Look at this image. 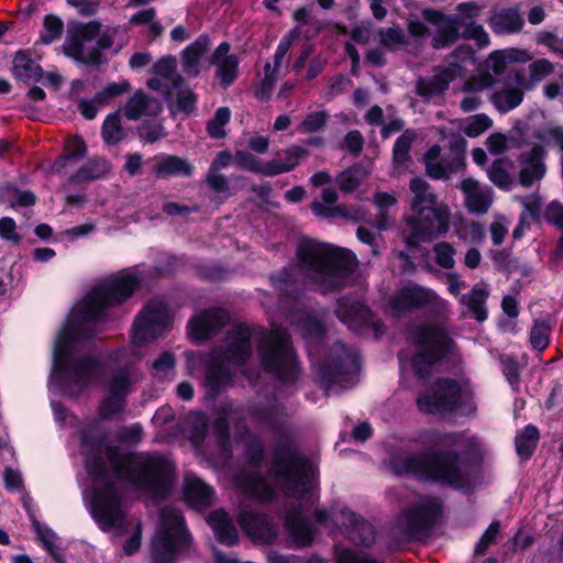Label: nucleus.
Listing matches in <instances>:
<instances>
[{
	"label": "nucleus",
	"mask_w": 563,
	"mask_h": 563,
	"mask_svg": "<svg viewBox=\"0 0 563 563\" xmlns=\"http://www.w3.org/2000/svg\"><path fill=\"white\" fill-rule=\"evenodd\" d=\"M81 454L86 457L87 471L84 499L91 516L103 530L113 528L123 532L129 529L131 537L124 542L123 551L128 555L135 553L141 545L140 522L135 519H124L119 485L114 484L112 475L104 470L102 454L107 455L113 475L137 489L156 490L167 481L169 463L158 456L131 454L104 448L100 440L86 433L81 440Z\"/></svg>",
	"instance_id": "f257e3e1"
},
{
	"label": "nucleus",
	"mask_w": 563,
	"mask_h": 563,
	"mask_svg": "<svg viewBox=\"0 0 563 563\" xmlns=\"http://www.w3.org/2000/svg\"><path fill=\"white\" fill-rule=\"evenodd\" d=\"M143 280L137 268H129L103 279L70 311L54 344L51 387L74 397L86 389L99 375L100 365L93 360L75 362L71 349L75 341L88 333V325L102 317L106 309L129 299Z\"/></svg>",
	"instance_id": "f03ea898"
},
{
	"label": "nucleus",
	"mask_w": 563,
	"mask_h": 563,
	"mask_svg": "<svg viewBox=\"0 0 563 563\" xmlns=\"http://www.w3.org/2000/svg\"><path fill=\"white\" fill-rule=\"evenodd\" d=\"M239 486L261 500L271 499L280 489L301 498L317 487V468L288 450L276 453L267 477L255 473L239 481Z\"/></svg>",
	"instance_id": "7ed1b4c3"
},
{
	"label": "nucleus",
	"mask_w": 563,
	"mask_h": 563,
	"mask_svg": "<svg viewBox=\"0 0 563 563\" xmlns=\"http://www.w3.org/2000/svg\"><path fill=\"white\" fill-rule=\"evenodd\" d=\"M394 468L398 474H412L463 490H470L476 482V474L462 466L455 455H402L396 459Z\"/></svg>",
	"instance_id": "20e7f679"
},
{
	"label": "nucleus",
	"mask_w": 563,
	"mask_h": 563,
	"mask_svg": "<svg viewBox=\"0 0 563 563\" xmlns=\"http://www.w3.org/2000/svg\"><path fill=\"white\" fill-rule=\"evenodd\" d=\"M410 189L413 195L412 214L407 221L411 233L406 236V243L415 246L446 233L450 214L448 207L435 202V197L423 178H412Z\"/></svg>",
	"instance_id": "39448f33"
},
{
	"label": "nucleus",
	"mask_w": 563,
	"mask_h": 563,
	"mask_svg": "<svg viewBox=\"0 0 563 563\" xmlns=\"http://www.w3.org/2000/svg\"><path fill=\"white\" fill-rule=\"evenodd\" d=\"M298 256L324 290L341 285L343 277L356 266L355 256L349 250L312 240L300 242Z\"/></svg>",
	"instance_id": "423d86ee"
},
{
	"label": "nucleus",
	"mask_w": 563,
	"mask_h": 563,
	"mask_svg": "<svg viewBox=\"0 0 563 563\" xmlns=\"http://www.w3.org/2000/svg\"><path fill=\"white\" fill-rule=\"evenodd\" d=\"M451 341L446 334L432 327L417 329L408 355L400 357L402 376L412 373L419 379L429 376L434 364L450 349Z\"/></svg>",
	"instance_id": "0eeeda50"
},
{
	"label": "nucleus",
	"mask_w": 563,
	"mask_h": 563,
	"mask_svg": "<svg viewBox=\"0 0 563 563\" xmlns=\"http://www.w3.org/2000/svg\"><path fill=\"white\" fill-rule=\"evenodd\" d=\"M474 49L471 45H459L449 55L448 65H438L433 67L432 75L429 77H419L415 84V92L424 101L441 98L448 91L451 82L465 75L464 63L472 59Z\"/></svg>",
	"instance_id": "6e6552de"
},
{
	"label": "nucleus",
	"mask_w": 563,
	"mask_h": 563,
	"mask_svg": "<svg viewBox=\"0 0 563 563\" xmlns=\"http://www.w3.org/2000/svg\"><path fill=\"white\" fill-rule=\"evenodd\" d=\"M417 405L421 411L442 415L460 409L465 413L473 410L472 390L466 383L444 379L437 382L429 393L420 396Z\"/></svg>",
	"instance_id": "1a4fd4ad"
},
{
	"label": "nucleus",
	"mask_w": 563,
	"mask_h": 563,
	"mask_svg": "<svg viewBox=\"0 0 563 563\" xmlns=\"http://www.w3.org/2000/svg\"><path fill=\"white\" fill-rule=\"evenodd\" d=\"M189 543L183 517L175 509L164 510L157 531L152 541L154 563H170L174 556Z\"/></svg>",
	"instance_id": "9d476101"
},
{
	"label": "nucleus",
	"mask_w": 563,
	"mask_h": 563,
	"mask_svg": "<svg viewBox=\"0 0 563 563\" xmlns=\"http://www.w3.org/2000/svg\"><path fill=\"white\" fill-rule=\"evenodd\" d=\"M251 331L245 325H238L228 336L225 351L214 360L208 374L210 383H220L232 368L241 366L251 353Z\"/></svg>",
	"instance_id": "9b49d317"
},
{
	"label": "nucleus",
	"mask_w": 563,
	"mask_h": 563,
	"mask_svg": "<svg viewBox=\"0 0 563 563\" xmlns=\"http://www.w3.org/2000/svg\"><path fill=\"white\" fill-rule=\"evenodd\" d=\"M450 147L451 152L446 156L442 155V148L438 144L424 153L422 161L428 176H445L464 170L466 141L460 135H453Z\"/></svg>",
	"instance_id": "f8f14e48"
},
{
	"label": "nucleus",
	"mask_w": 563,
	"mask_h": 563,
	"mask_svg": "<svg viewBox=\"0 0 563 563\" xmlns=\"http://www.w3.org/2000/svg\"><path fill=\"white\" fill-rule=\"evenodd\" d=\"M265 366L272 371L283 372L285 379H291L298 372L288 335L282 330H274L261 350Z\"/></svg>",
	"instance_id": "ddd939ff"
},
{
	"label": "nucleus",
	"mask_w": 563,
	"mask_h": 563,
	"mask_svg": "<svg viewBox=\"0 0 563 563\" xmlns=\"http://www.w3.org/2000/svg\"><path fill=\"white\" fill-rule=\"evenodd\" d=\"M170 320L168 309L162 301H154L140 313L132 333V345L140 347L157 338Z\"/></svg>",
	"instance_id": "4468645a"
},
{
	"label": "nucleus",
	"mask_w": 563,
	"mask_h": 563,
	"mask_svg": "<svg viewBox=\"0 0 563 563\" xmlns=\"http://www.w3.org/2000/svg\"><path fill=\"white\" fill-rule=\"evenodd\" d=\"M441 512V503L435 498H423L407 508L398 518L397 526L408 534L427 529Z\"/></svg>",
	"instance_id": "2eb2a0df"
},
{
	"label": "nucleus",
	"mask_w": 563,
	"mask_h": 563,
	"mask_svg": "<svg viewBox=\"0 0 563 563\" xmlns=\"http://www.w3.org/2000/svg\"><path fill=\"white\" fill-rule=\"evenodd\" d=\"M318 520L323 523L332 521L334 526L344 530L347 537L358 543H366L373 539L372 527L355 517L346 507L332 510L330 514L318 512Z\"/></svg>",
	"instance_id": "dca6fc26"
},
{
	"label": "nucleus",
	"mask_w": 563,
	"mask_h": 563,
	"mask_svg": "<svg viewBox=\"0 0 563 563\" xmlns=\"http://www.w3.org/2000/svg\"><path fill=\"white\" fill-rule=\"evenodd\" d=\"M423 305H432L438 309H445L448 302L431 289L416 285L402 288L390 300V307L395 313H401Z\"/></svg>",
	"instance_id": "f3484780"
},
{
	"label": "nucleus",
	"mask_w": 563,
	"mask_h": 563,
	"mask_svg": "<svg viewBox=\"0 0 563 563\" xmlns=\"http://www.w3.org/2000/svg\"><path fill=\"white\" fill-rule=\"evenodd\" d=\"M153 78L146 82L152 90L170 95L173 90L183 88L185 80L178 73L177 59L174 56H165L156 60L152 66Z\"/></svg>",
	"instance_id": "a211bd4d"
},
{
	"label": "nucleus",
	"mask_w": 563,
	"mask_h": 563,
	"mask_svg": "<svg viewBox=\"0 0 563 563\" xmlns=\"http://www.w3.org/2000/svg\"><path fill=\"white\" fill-rule=\"evenodd\" d=\"M422 15L428 22L438 25L431 40L432 48L443 49L460 40L462 34L456 20L451 19V16L437 9H424Z\"/></svg>",
	"instance_id": "6ab92c4d"
},
{
	"label": "nucleus",
	"mask_w": 563,
	"mask_h": 563,
	"mask_svg": "<svg viewBox=\"0 0 563 563\" xmlns=\"http://www.w3.org/2000/svg\"><path fill=\"white\" fill-rule=\"evenodd\" d=\"M135 382L136 376L128 372L118 374L109 386L108 396L101 402L100 413L106 418L119 413L123 408V398L129 391V386Z\"/></svg>",
	"instance_id": "aec40b11"
},
{
	"label": "nucleus",
	"mask_w": 563,
	"mask_h": 563,
	"mask_svg": "<svg viewBox=\"0 0 563 563\" xmlns=\"http://www.w3.org/2000/svg\"><path fill=\"white\" fill-rule=\"evenodd\" d=\"M209 64L217 67L216 76L223 87L231 85L236 76L239 58L230 54V44L222 42L209 57Z\"/></svg>",
	"instance_id": "412c9836"
},
{
	"label": "nucleus",
	"mask_w": 563,
	"mask_h": 563,
	"mask_svg": "<svg viewBox=\"0 0 563 563\" xmlns=\"http://www.w3.org/2000/svg\"><path fill=\"white\" fill-rule=\"evenodd\" d=\"M495 34H515L522 31L525 19L517 7L494 10L487 21Z\"/></svg>",
	"instance_id": "4be33fe9"
},
{
	"label": "nucleus",
	"mask_w": 563,
	"mask_h": 563,
	"mask_svg": "<svg viewBox=\"0 0 563 563\" xmlns=\"http://www.w3.org/2000/svg\"><path fill=\"white\" fill-rule=\"evenodd\" d=\"M225 318V312L220 309L202 311L189 321V335L196 341L205 340L224 323Z\"/></svg>",
	"instance_id": "5701e85b"
},
{
	"label": "nucleus",
	"mask_w": 563,
	"mask_h": 563,
	"mask_svg": "<svg viewBox=\"0 0 563 563\" xmlns=\"http://www.w3.org/2000/svg\"><path fill=\"white\" fill-rule=\"evenodd\" d=\"M210 37L200 35L180 54L183 71L188 77H198L201 71V62L210 51Z\"/></svg>",
	"instance_id": "b1692460"
},
{
	"label": "nucleus",
	"mask_w": 563,
	"mask_h": 563,
	"mask_svg": "<svg viewBox=\"0 0 563 563\" xmlns=\"http://www.w3.org/2000/svg\"><path fill=\"white\" fill-rule=\"evenodd\" d=\"M241 526L256 543H271L277 536L272 521L263 515L244 514L241 517Z\"/></svg>",
	"instance_id": "393cba45"
},
{
	"label": "nucleus",
	"mask_w": 563,
	"mask_h": 563,
	"mask_svg": "<svg viewBox=\"0 0 563 563\" xmlns=\"http://www.w3.org/2000/svg\"><path fill=\"white\" fill-rule=\"evenodd\" d=\"M461 189L465 194V201L470 211L485 213L488 210L493 202L489 188L479 187L474 178H465L461 184Z\"/></svg>",
	"instance_id": "a878e982"
},
{
	"label": "nucleus",
	"mask_w": 563,
	"mask_h": 563,
	"mask_svg": "<svg viewBox=\"0 0 563 563\" xmlns=\"http://www.w3.org/2000/svg\"><path fill=\"white\" fill-rule=\"evenodd\" d=\"M162 110L161 104L147 97L143 91L135 92L124 107V115L129 120H139L144 115H157Z\"/></svg>",
	"instance_id": "bb28decb"
},
{
	"label": "nucleus",
	"mask_w": 563,
	"mask_h": 563,
	"mask_svg": "<svg viewBox=\"0 0 563 563\" xmlns=\"http://www.w3.org/2000/svg\"><path fill=\"white\" fill-rule=\"evenodd\" d=\"M184 492L186 501L197 509L209 506L213 499L211 488L192 475L186 477Z\"/></svg>",
	"instance_id": "cd10ccee"
},
{
	"label": "nucleus",
	"mask_w": 563,
	"mask_h": 563,
	"mask_svg": "<svg viewBox=\"0 0 563 563\" xmlns=\"http://www.w3.org/2000/svg\"><path fill=\"white\" fill-rule=\"evenodd\" d=\"M308 151L301 146L294 145L285 151V156H278L271 161L266 170L272 174H284L295 168L303 158L308 156Z\"/></svg>",
	"instance_id": "c85d7f7f"
},
{
	"label": "nucleus",
	"mask_w": 563,
	"mask_h": 563,
	"mask_svg": "<svg viewBox=\"0 0 563 563\" xmlns=\"http://www.w3.org/2000/svg\"><path fill=\"white\" fill-rule=\"evenodd\" d=\"M12 73L16 79L23 81H37L42 77L40 65L23 51L15 54Z\"/></svg>",
	"instance_id": "c756f323"
},
{
	"label": "nucleus",
	"mask_w": 563,
	"mask_h": 563,
	"mask_svg": "<svg viewBox=\"0 0 563 563\" xmlns=\"http://www.w3.org/2000/svg\"><path fill=\"white\" fill-rule=\"evenodd\" d=\"M209 525L212 527L218 540L224 544L232 545L238 540V531L231 523L228 515L222 510L210 514L208 518Z\"/></svg>",
	"instance_id": "7c9ffc66"
},
{
	"label": "nucleus",
	"mask_w": 563,
	"mask_h": 563,
	"mask_svg": "<svg viewBox=\"0 0 563 563\" xmlns=\"http://www.w3.org/2000/svg\"><path fill=\"white\" fill-rule=\"evenodd\" d=\"M338 316L349 327L357 329L369 321L371 312L364 305L349 301L340 305Z\"/></svg>",
	"instance_id": "2f4dec72"
},
{
	"label": "nucleus",
	"mask_w": 563,
	"mask_h": 563,
	"mask_svg": "<svg viewBox=\"0 0 563 563\" xmlns=\"http://www.w3.org/2000/svg\"><path fill=\"white\" fill-rule=\"evenodd\" d=\"M287 527L291 541L296 547H306L312 542L314 531L301 515L289 516L287 518Z\"/></svg>",
	"instance_id": "473e14b6"
},
{
	"label": "nucleus",
	"mask_w": 563,
	"mask_h": 563,
	"mask_svg": "<svg viewBox=\"0 0 563 563\" xmlns=\"http://www.w3.org/2000/svg\"><path fill=\"white\" fill-rule=\"evenodd\" d=\"M487 297L488 290L485 287L476 286L468 295L462 296L460 300L468 308L477 321L483 322L487 318L485 308Z\"/></svg>",
	"instance_id": "72a5a7b5"
},
{
	"label": "nucleus",
	"mask_w": 563,
	"mask_h": 563,
	"mask_svg": "<svg viewBox=\"0 0 563 563\" xmlns=\"http://www.w3.org/2000/svg\"><path fill=\"white\" fill-rule=\"evenodd\" d=\"M379 45L386 51H396L409 44V38L400 26L382 27L377 31Z\"/></svg>",
	"instance_id": "f704fd0d"
},
{
	"label": "nucleus",
	"mask_w": 563,
	"mask_h": 563,
	"mask_svg": "<svg viewBox=\"0 0 563 563\" xmlns=\"http://www.w3.org/2000/svg\"><path fill=\"white\" fill-rule=\"evenodd\" d=\"M523 99V90L518 87H507L492 95L490 101L500 112H507L518 107Z\"/></svg>",
	"instance_id": "c9c22d12"
},
{
	"label": "nucleus",
	"mask_w": 563,
	"mask_h": 563,
	"mask_svg": "<svg viewBox=\"0 0 563 563\" xmlns=\"http://www.w3.org/2000/svg\"><path fill=\"white\" fill-rule=\"evenodd\" d=\"M155 173L159 175H189L192 173V166L185 158L168 155L156 162Z\"/></svg>",
	"instance_id": "e433bc0d"
},
{
	"label": "nucleus",
	"mask_w": 563,
	"mask_h": 563,
	"mask_svg": "<svg viewBox=\"0 0 563 563\" xmlns=\"http://www.w3.org/2000/svg\"><path fill=\"white\" fill-rule=\"evenodd\" d=\"M112 44L113 35L109 32H104L99 36L96 47L89 51L84 49V47H79L76 58L85 64L99 65L102 62L101 49L110 48Z\"/></svg>",
	"instance_id": "4c0bfd02"
},
{
	"label": "nucleus",
	"mask_w": 563,
	"mask_h": 563,
	"mask_svg": "<svg viewBox=\"0 0 563 563\" xmlns=\"http://www.w3.org/2000/svg\"><path fill=\"white\" fill-rule=\"evenodd\" d=\"M417 134L412 130H406L396 141L394 146V165L397 167L406 166L411 162L410 148Z\"/></svg>",
	"instance_id": "58836bf2"
},
{
	"label": "nucleus",
	"mask_w": 563,
	"mask_h": 563,
	"mask_svg": "<svg viewBox=\"0 0 563 563\" xmlns=\"http://www.w3.org/2000/svg\"><path fill=\"white\" fill-rule=\"evenodd\" d=\"M101 31V23L99 21H90L88 23L75 22L71 24V33L77 44V51L82 47L85 42H89L99 35ZM78 52L76 53V56Z\"/></svg>",
	"instance_id": "ea45409f"
},
{
	"label": "nucleus",
	"mask_w": 563,
	"mask_h": 563,
	"mask_svg": "<svg viewBox=\"0 0 563 563\" xmlns=\"http://www.w3.org/2000/svg\"><path fill=\"white\" fill-rule=\"evenodd\" d=\"M539 432L536 427L527 426L516 438L517 453L521 457H529L538 443Z\"/></svg>",
	"instance_id": "a19ab883"
},
{
	"label": "nucleus",
	"mask_w": 563,
	"mask_h": 563,
	"mask_svg": "<svg viewBox=\"0 0 563 563\" xmlns=\"http://www.w3.org/2000/svg\"><path fill=\"white\" fill-rule=\"evenodd\" d=\"M66 155L59 157L52 166L53 173H62V167L69 161V158H77L85 155L87 147L84 140L79 136L69 139L65 144Z\"/></svg>",
	"instance_id": "79ce46f5"
},
{
	"label": "nucleus",
	"mask_w": 563,
	"mask_h": 563,
	"mask_svg": "<svg viewBox=\"0 0 563 563\" xmlns=\"http://www.w3.org/2000/svg\"><path fill=\"white\" fill-rule=\"evenodd\" d=\"M397 197L395 194L377 192L374 197V203L379 210V218L375 224L377 231L385 230L389 225V219L386 216L388 208L395 206Z\"/></svg>",
	"instance_id": "37998d69"
},
{
	"label": "nucleus",
	"mask_w": 563,
	"mask_h": 563,
	"mask_svg": "<svg viewBox=\"0 0 563 563\" xmlns=\"http://www.w3.org/2000/svg\"><path fill=\"white\" fill-rule=\"evenodd\" d=\"M493 126V120L485 113L475 114L464 120L462 131L470 137H476Z\"/></svg>",
	"instance_id": "c03bdc74"
},
{
	"label": "nucleus",
	"mask_w": 563,
	"mask_h": 563,
	"mask_svg": "<svg viewBox=\"0 0 563 563\" xmlns=\"http://www.w3.org/2000/svg\"><path fill=\"white\" fill-rule=\"evenodd\" d=\"M482 10L483 7L476 1L461 2L455 8L456 14L450 16L456 20L459 26H466L473 23V20L481 14Z\"/></svg>",
	"instance_id": "a18cd8bd"
},
{
	"label": "nucleus",
	"mask_w": 563,
	"mask_h": 563,
	"mask_svg": "<svg viewBox=\"0 0 563 563\" xmlns=\"http://www.w3.org/2000/svg\"><path fill=\"white\" fill-rule=\"evenodd\" d=\"M102 136L108 144H117L125 136L118 113L108 115L102 125Z\"/></svg>",
	"instance_id": "49530a36"
},
{
	"label": "nucleus",
	"mask_w": 563,
	"mask_h": 563,
	"mask_svg": "<svg viewBox=\"0 0 563 563\" xmlns=\"http://www.w3.org/2000/svg\"><path fill=\"white\" fill-rule=\"evenodd\" d=\"M544 151L540 146L531 150L526 167L521 170L520 176H542L545 173V164L543 163Z\"/></svg>",
	"instance_id": "de8ad7c7"
},
{
	"label": "nucleus",
	"mask_w": 563,
	"mask_h": 563,
	"mask_svg": "<svg viewBox=\"0 0 563 563\" xmlns=\"http://www.w3.org/2000/svg\"><path fill=\"white\" fill-rule=\"evenodd\" d=\"M496 79L489 73L468 77L461 87L462 92L476 93L494 86Z\"/></svg>",
	"instance_id": "09e8293b"
},
{
	"label": "nucleus",
	"mask_w": 563,
	"mask_h": 563,
	"mask_svg": "<svg viewBox=\"0 0 563 563\" xmlns=\"http://www.w3.org/2000/svg\"><path fill=\"white\" fill-rule=\"evenodd\" d=\"M231 112L229 108L223 107L217 110L216 115L208 122L207 131L213 139L225 136L224 125L230 121Z\"/></svg>",
	"instance_id": "8fccbe9b"
},
{
	"label": "nucleus",
	"mask_w": 563,
	"mask_h": 563,
	"mask_svg": "<svg viewBox=\"0 0 563 563\" xmlns=\"http://www.w3.org/2000/svg\"><path fill=\"white\" fill-rule=\"evenodd\" d=\"M551 327L547 321H537L532 327L530 341L536 350L543 351L550 343Z\"/></svg>",
	"instance_id": "3c124183"
},
{
	"label": "nucleus",
	"mask_w": 563,
	"mask_h": 563,
	"mask_svg": "<svg viewBox=\"0 0 563 563\" xmlns=\"http://www.w3.org/2000/svg\"><path fill=\"white\" fill-rule=\"evenodd\" d=\"M63 30V21L54 14H48L44 18V30L41 34V41L44 44H48L58 38L62 35Z\"/></svg>",
	"instance_id": "603ef678"
},
{
	"label": "nucleus",
	"mask_w": 563,
	"mask_h": 563,
	"mask_svg": "<svg viewBox=\"0 0 563 563\" xmlns=\"http://www.w3.org/2000/svg\"><path fill=\"white\" fill-rule=\"evenodd\" d=\"M329 115L325 111H316L305 117L302 122L298 126V131L302 133H313L322 130Z\"/></svg>",
	"instance_id": "864d4df0"
},
{
	"label": "nucleus",
	"mask_w": 563,
	"mask_h": 563,
	"mask_svg": "<svg viewBox=\"0 0 563 563\" xmlns=\"http://www.w3.org/2000/svg\"><path fill=\"white\" fill-rule=\"evenodd\" d=\"M554 65L547 58H539L529 65L530 82H539L554 73Z\"/></svg>",
	"instance_id": "5fc2aeb1"
},
{
	"label": "nucleus",
	"mask_w": 563,
	"mask_h": 563,
	"mask_svg": "<svg viewBox=\"0 0 563 563\" xmlns=\"http://www.w3.org/2000/svg\"><path fill=\"white\" fill-rule=\"evenodd\" d=\"M264 71V78L261 81L260 87L256 89L255 96L262 101H267L272 96L277 74L275 73V70H272V65L269 63L265 65Z\"/></svg>",
	"instance_id": "6e6d98bb"
},
{
	"label": "nucleus",
	"mask_w": 563,
	"mask_h": 563,
	"mask_svg": "<svg viewBox=\"0 0 563 563\" xmlns=\"http://www.w3.org/2000/svg\"><path fill=\"white\" fill-rule=\"evenodd\" d=\"M456 233L463 240L475 242L482 240L484 236V230L477 223H466L459 219L457 222H454Z\"/></svg>",
	"instance_id": "4d7b16f0"
},
{
	"label": "nucleus",
	"mask_w": 563,
	"mask_h": 563,
	"mask_svg": "<svg viewBox=\"0 0 563 563\" xmlns=\"http://www.w3.org/2000/svg\"><path fill=\"white\" fill-rule=\"evenodd\" d=\"M322 201L316 200L312 203V210L317 216L329 217L331 214V206L336 200V192L333 189L325 188L321 197Z\"/></svg>",
	"instance_id": "13d9d810"
},
{
	"label": "nucleus",
	"mask_w": 563,
	"mask_h": 563,
	"mask_svg": "<svg viewBox=\"0 0 563 563\" xmlns=\"http://www.w3.org/2000/svg\"><path fill=\"white\" fill-rule=\"evenodd\" d=\"M0 238L8 242L18 244L21 241V234L18 231L15 221L10 217L0 219Z\"/></svg>",
	"instance_id": "bf43d9fd"
},
{
	"label": "nucleus",
	"mask_w": 563,
	"mask_h": 563,
	"mask_svg": "<svg viewBox=\"0 0 563 563\" xmlns=\"http://www.w3.org/2000/svg\"><path fill=\"white\" fill-rule=\"evenodd\" d=\"M461 36L476 41L479 46H487L489 44V36L484 26L474 22L464 26Z\"/></svg>",
	"instance_id": "052dcab7"
},
{
	"label": "nucleus",
	"mask_w": 563,
	"mask_h": 563,
	"mask_svg": "<svg viewBox=\"0 0 563 563\" xmlns=\"http://www.w3.org/2000/svg\"><path fill=\"white\" fill-rule=\"evenodd\" d=\"M36 533L41 541L43 542L44 547L47 549V551L54 555L56 559H58V555L56 553L57 545V537L54 531H52L48 527L42 526L40 523L34 525Z\"/></svg>",
	"instance_id": "680f3d73"
},
{
	"label": "nucleus",
	"mask_w": 563,
	"mask_h": 563,
	"mask_svg": "<svg viewBox=\"0 0 563 563\" xmlns=\"http://www.w3.org/2000/svg\"><path fill=\"white\" fill-rule=\"evenodd\" d=\"M175 357L169 352H164L153 364V371L157 377H166L174 368Z\"/></svg>",
	"instance_id": "e2e57ef3"
},
{
	"label": "nucleus",
	"mask_w": 563,
	"mask_h": 563,
	"mask_svg": "<svg viewBox=\"0 0 563 563\" xmlns=\"http://www.w3.org/2000/svg\"><path fill=\"white\" fill-rule=\"evenodd\" d=\"M364 139L360 131H350L343 140L342 148L353 155H357L363 150Z\"/></svg>",
	"instance_id": "0e129e2a"
},
{
	"label": "nucleus",
	"mask_w": 563,
	"mask_h": 563,
	"mask_svg": "<svg viewBox=\"0 0 563 563\" xmlns=\"http://www.w3.org/2000/svg\"><path fill=\"white\" fill-rule=\"evenodd\" d=\"M437 263L444 267L451 268L454 265L452 246L448 243H440L434 247Z\"/></svg>",
	"instance_id": "69168bd1"
},
{
	"label": "nucleus",
	"mask_w": 563,
	"mask_h": 563,
	"mask_svg": "<svg viewBox=\"0 0 563 563\" xmlns=\"http://www.w3.org/2000/svg\"><path fill=\"white\" fill-rule=\"evenodd\" d=\"M84 173L87 174V176H103L110 173V166L106 159L95 157L87 162L84 167Z\"/></svg>",
	"instance_id": "338daca9"
},
{
	"label": "nucleus",
	"mask_w": 563,
	"mask_h": 563,
	"mask_svg": "<svg viewBox=\"0 0 563 563\" xmlns=\"http://www.w3.org/2000/svg\"><path fill=\"white\" fill-rule=\"evenodd\" d=\"M338 562L339 563H377L369 559L362 552H355L352 550L343 549L338 550Z\"/></svg>",
	"instance_id": "774afa93"
}]
</instances>
